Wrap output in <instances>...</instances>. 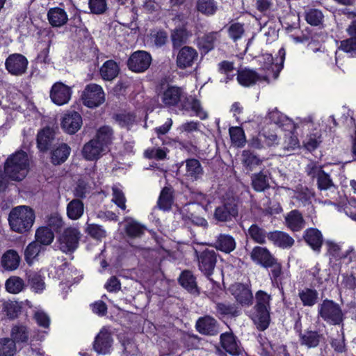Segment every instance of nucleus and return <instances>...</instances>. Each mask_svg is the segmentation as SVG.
Instances as JSON below:
<instances>
[{"mask_svg": "<svg viewBox=\"0 0 356 356\" xmlns=\"http://www.w3.org/2000/svg\"><path fill=\"white\" fill-rule=\"evenodd\" d=\"M159 97L164 107H177L183 111H192L201 120H205L208 117L207 112L202 107L200 102L192 96L187 97L181 87L168 86L163 89Z\"/></svg>", "mask_w": 356, "mask_h": 356, "instance_id": "f257e3e1", "label": "nucleus"}, {"mask_svg": "<svg viewBox=\"0 0 356 356\" xmlns=\"http://www.w3.org/2000/svg\"><path fill=\"white\" fill-rule=\"evenodd\" d=\"M34 221V211L28 206H18L13 208L8 216L11 229L21 234L29 231Z\"/></svg>", "mask_w": 356, "mask_h": 356, "instance_id": "f03ea898", "label": "nucleus"}, {"mask_svg": "<svg viewBox=\"0 0 356 356\" xmlns=\"http://www.w3.org/2000/svg\"><path fill=\"white\" fill-rule=\"evenodd\" d=\"M29 161L28 155L23 151L17 152L9 156L4 166L7 177L13 181H21L27 175Z\"/></svg>", "mask_w": 356, "mask_h": 356, "instance_id": "7ed1b4c3", "label": "nucleus"}, {"mask_svg": "<svg viewBox=\"0 0 356 356\" xmlns=\"http://www.w3.org/2000/svg\"><path fill=\"white\" fill-rule=\"evenodd\" d=\"M255 300L254 312L252 318L259 330H265L270 322L271 296L266 292L259 290L255 294Z\"/></svg>", "mask_w": 356, "mask_h": 356, "instance_id": "20e7f679", "label": "nucleus"}, {"mask_svg": "<svg viewBox=\"0 0 356 356\" xmlns=\"http://www.w3.org/2000/svg\"><path fill=\"white\" fill-rule=\"evenodd\" d=\"M318 314L324 321L332 325H343L345 316L339 304L325 299L318 306Z\"/></svg>", "mask_w": 356, "mask_h": 356, "instance_id": "39448f33", "label": "nucleus"}, {"mask_svg": "<svg viewBox=\"0 0 356 356\" xmlns=\"http://www.w3.org/2000/svg\"><path fill=\"white\" fill-rule=\"evenodd\" d=\"M81 233L76 227H67L58 238V247L64 253L73 252L79 245Z\"/></svg>", "mask_w": 356, "mask_h": 356, "instance_id": "423d86ee", "label": "nucleus"}, {"mask_svg": "<svg viewBox=\"0 0 356 356\" xmlns=\"http://www.w3.org/2000/svg\"><path fill=\"white\" fill-rule=\"evenodd\" d=\"M81 99L87 107L95 108L104 102L105 94L101 86L90 83L85 87Z\"/></svg>", "mask_w": 356, "mask_h": 356, "instance_id": "0eeeda50", "label": "nucleus"}, {"mask_svg": "<svg viewBox=\"0 0 356 356\" xmlns=\"http://www.w3.org/2000/svg\"><path fill=\"white\" fill-rule=\"evenodd\" d=\"M198 58L197 51L192 47L184 46L180 48L176 57V65L179 69L191 67Z\"/></svg>", "mask_w": 356, "mask_h": 356, "instance_id": "6e6552de", "label": "nucleus"}, {"mask_svg": "<svg viewBox=\"0 0 356 356\" xmlns=\"http://www.w3.org/2000/svg\"><path fill=\"white\" fill-rule=\"evenodd\" d=\"M151 62L152 57L149 54L145 51H137L130 56L127 65L131 71L143 72L149 68Z\"/></svg>", "mask_w": 356, "mask_h": 356, "instance_id": "1a4fd4ad", "label": "nucleus"}, {"mask_svg": "<svg viewBox=\"0 0 356 356\" xmlns=\"http://www.w3.org/2000/svg\"><path fill=\"white\" fill-rule=\"evenodd\" d=\"M28 63L27 58L22 54H13L6 58L5 67L12 75L21 76L26 72Z\"/></svg>", "mask_w": 356, "mask_h": 356, "instance_id": "9d476101", "label": "nucleus"}, {"mask_svg": "<svg viewBox=\"0 0 356 356\" xmlns=\"http://www.w3.org/2000/svg\"><path fill=\"white\" fill-rule=\"evenodd\" d=\"M199 269L207 277L210 276L214 270L217 257L214 250H205L198 252L195 251Z\"/></svg>", "mask_w": 356, "mask_h": 356, "instance_id": "9b49d317", "label": "nucleus"}, {"mask_svg": "<svg viewBox=\"0 0 356 356\" xmlns=\"http://www.w3.org/2000/svg\"><path fill=\"white\" fill-rule=\"evenodd\" d=\"M222 348L232 356H239L243 354V348L240 341L232 332H226L220 334Z\"/></svg>", "mask_w": 356, "mask_h": 356, "instance_id": "f8f14e48", "label": "nucleus"}, {"mask_svg": "<svg viewBox=\"0 0 356 356\" xmlns=\"http://www.w3.org/2000/svg\"><path fill=\"white\" fill-rule=\"evenodd\" d=\"M72 92L69 86L61 82H56L51 88L50 98L55 104L62 106L69 102Z\"/></svg>", "mask_w": 356, "mask_h": 356, "instance_id": "ddd939ff", "label": "nucleus"}, {"mask_svg": "<svg viewBox=\"0 0 356 356\" xmlns=\"http://www.w3.org/2000/svg\"><path fill=\"white\" fill-rule=\"evenodd\" d=\"M238 215V208L234 201L226 202L215 209L214 218L220 222L232 220Z\"/></svg>", "mask_w": 356, "mask_h": 356, "instance_id": "4468645a", "label": "nucleus"}, {"mask_svg": "<svg viewBox=\"0 0 356 356\" xmlns=\"http://www.w3.org/2000/svg\"><path fill=\"white\" fill-rule=\"evenodd\" d=\"M113 343L111 333L102 328L95 337L93 348L98 354L106 355L110 353Z\"/></svg>", "mask_w": 356, "mask_h": 356, "instance_id": "2eb2a0df", "label": "nucleus"}, {"mask_svg": "<svg viewBox=\"0 0 356 356\" xmlns=\"http://www.w3.org/2000/svg\"><path fill=\"white\" fill-rule=\"evenodd\" d=\"M107 151L98 143L97 140L91 139L86 143L81 150L83 157L87 161H96Z\"/></svg>", "mask_w": 356, "mask_h": 356, "instance_id": "dca6fc26", "label": "nucleus"}, {"mask_svg": "<svg viewBox=\"0 0 356 356\" xmlns=\"http://www.w3.org/2000/svg\"><path fill=\"white\" fill-rule=\"evenodd\" d=\"M82 125V118L76 111L65 113L61 122L62 128L68 134H73L78 131Z\"/></svg>", "mask_w": 356, "mask_h": 356, "instance_id": "f3484780", "label": "nucleus"}, {"mask_svg": "<svg viewBox=\"0 0 356 356\" xmlns=\"http://www.w3.org/2000/svg\"><path fill=\"white\" fill-rule=\"evenodd\" d=\"M230 290L236 301L241 305L249 306L252 303V293L248 286L236 283L230 287Z\"/></svg>", "mask_w": 356, "mask_h": 356, "instance_id": "a211bd4d", "label": "nucleus"}, {"mask_svg": "<svg viewBox=\"0 0 356 356\" xmlns=\"http://www.w3.org/2000/svg\"><path fill=\"white\" fill-rule=\"evenodd\" d=\"M267 237L275 246L282 249L291 248L295 240L288 233L282 231H273L268 234Z\"/></svg>", "mask_w": 356, "mask_h": 356, "instance_id": "6ab92c4d", "label": "nucleus"}, {"mask_svg": "<svg viewBox=\"0 0 356 356\" xmlns=\"http://www.w3.org/2000/svg\"><path fill=\"white\" fill-rule=\"evenodd\" d=\"M284 225L291 231L296 232L305 227V222L302 213L298 210L294 209L284 216Z\"/></svg>", "mask_w": 356, "mask_h": 356, "instance_id": "aec40b11", "label": "nucleus"}, {"mask_svg": "<svg viewBox=\"0 0 356 356\" xmlns=\"http://www.w3.org/2000/svg\"><path fill=\"white\" fill-rule=\"evenodd\" d=\"M253 262L265 268L275 257L270 252L264 247L256 246L250 254Z\"/></svg>", "mask_w": 356, "mask_h": 356, "instance_id": "412c9836", "label": "nucleus"}, {"mask_svg": "<svg viewBox=\"0 0 356 356\" xmlns=\"http://www.w3.org/2000/svg\"><path fill=\"white\" fill-rule=\"evenodd\" d=\"M195 326L197 330L203 334L215 335L218 333L217 321L210 316L200 318Z\"/></svg>", "mask_w": 356, "mask_h": 356, "instance_id": "4be33fe9", "label": "nucleus"}, {"mask_svg": "<svg viewBox=\"0 0 356 356\" xmlns=\"http://www.w3.org/2000/svg\"><path fill=\"white\" fill-rule=\"evenodd\" d=\"M20 261V257L17 251L8 250L3 254L1 265L4 270L13 271L19 268Z\"/></svg>", "mask_w": 356, "mask_h": 356, "instance_id": "5701e85b", "label": "nucleus"}, {"mask_svg": "<svg viewBox=\"0 0 356 356\" xmlns=\"http://www.w3.org/2000/svg\"><path fill=\"white\" fill-rule=\"evenodd\" d=\"M303 238L305 242L316 252H320L323 238L321 232L316 228H309L304 232Z\"/></svg>", "mask_w": 356, "mask_h": 356, "instance_id": "b1692460", "label": "nucleus"}, {"mask_svg": "<svg viewBox=\"0 0 356 356\" xmlns=\"http://www.w3.org/2000/svg\"><path fill=\"white\" fill-rule=\"evenodd\" d=\"M184 176L188 180L196 181L203 175V168L197 159H189L185 161Z\"/></svg>", "mask_w": 356, "mask_h": 356, "instance_id": "393cba45", "label": "nucleus"}, {"mask_svg": "<svg viewBox=\"0 0 356 356\" xmlns=\"http://www.w3.org/2000/svg\"><path fill=\"white\" fill-rule=\"evenodd\" d=\"M47 19L53 27H61L69 20L66 11L59 7L50 8L47 13Z\"/></svg>", "mask_w": 356, "mask_h": 356, "instance_id": "a878e982", "label": "nucleus"}, {"mask_svg": "<svg viewBox=\"0 0 356 356\" xmlns=\"http://www.w3.org/2000/svg\"><path fill=\"white\" fill-rule=\"evenodd\" d=\"M55 131L54 129L47 127L41 129L37 135V146L40 152H47L53 140L54 139Z\"/></svg>", "mask_w": 356, "mask_h": 356, "instance_id": "bb28decb", "label": "nucleus"}, {"mask_svg": "<svg viewBox=\"0 0 356 356\" xmlns=\"http://www.w3.org/2000/svg\"><path fill=\"white\" fill-rule=\"evenodd\" d=\"M213 246L222 252L229 253L236 248V241L232 236L220 234L213 242Z\"/></svg>", "mask_w": 356, "mask_h": 356, "instance_id": "cd10ccee", "label": "nucleus"}, {"mask_svg": "<svg viewBox=\"0 0 356 356\" xmlns=\"http://www.w3.org/2000/svg\"><path fill=\"white\" fill-rule=\"evenodd\" d=\"M191 35V32L188 31L185 27L175 29L170 35L172 48H180L183 44L188 42Z\"/></svg>", "mask_w": 356, "mask_h": 356, "instance_id": "c85d7f7f", "label": "nucleus"}, {"mask_svg": "<svg viewBox=\"0 0 356 356\" xmlns=\"http://www.w3.org/2000/svg\"><path fill=\"white\" fill-rule=\"evenodd\" d=\"M71 148L66 143H60L51 151V161L54 165L64 163L70 156Z\"/></svg>", "mask_w": 356, "mask_h": 356, "instance_id": "c756f323", "label": "nucleus"}, {"mask_svg": "<svg viewBox=\"0 0 356 356\" xmlns=\"http://www.w3.org/2000/svg\"><path fill=\"white\" fill-rule=\"evenodd\" d=\"M174 202V191L171 187H164L158 199L157 206L161 210L168 211Z\"/></svg>", "mask_w": 356, "mask_h": 356, "instance_id": "7c9ffc66", "label": "nucleus"}, {"mask_svg": "<svg viewBox=\"0 0 356 356\" xmlns=\"http://www.w3.org/2000/svg\"><path fill=\"white\" fill-rule=\"evenodd\" d=\"M260 79L259 75L254 70L244 69L238 71L237 81L243 86H251Z\"/></svg>", "mask_w": 356, "mask_h": 356, "instance_id": "2f4dec72", "label": "nucleus"}, {"mask_svg": "<svg viewBox=\"0 0 356 356\" xmlns=\"http://www.w3.org/2000/svg\"><path fill=\"white\" fill-rule=\"evenodd\" d=\"M120 71L118 64L113 60L106 61L100 68L99 72L102 78L105 81H112L118 74Z\"/></svg>", "mask_w": 356, "mask_h": 356, "instance_id": "473e14b6", "label": "nucleus"}, {"mask_svg": "<svg viewBox=\"0 0 356 356\" xmlns=\"http://www.w3.org/2000/svg\"><path fill=\"white\" fill-rule=\"evenodd\" d=\"M263 160L249 150H243L241 154V163L248 171L253 170L262 163Z\"/></svg>", "mask_w": 356, "mask_h": 356, "instance_id": "72a5a7b5", "label": "nucleus"}, {"mask_svg": "<svg viewBox=\"0 0 356 356\" xmlns=\"http://www.w3.org/2000/svg\"><path fill=\"white\" fill-rule=\"evenodd\" d=\"M348 30L355 37L342 41L339 49L354 56H356V22H353Z\"/></svg>", "mask_w": 356, "mask_h": 356, "instance_id": "f704fd0d", "label": "nucleus"}, {"mask_svg": "<svg viewBox=\"0 0 356 356\" xmlns=\"http://www.w3.org/2000/svg\"><path fill=\"white\" fill-rule=\"evenodd\" d=\"M94 140H97L98 143L108 151V145H110L113 140V130L108 126L100 127L96 134Z\"/></svg>", "mask_w": 356, "mask_h": 356, "instance_id": "c9c22d12", "label": "nucleus"}, {"mask_svg": "<svg viewBox=\"0 0 356 356\" xmlns=\"http://www.w3.org/2000/svg\"><path fill=\"white\" fill-rule=\"evenodd\" d=\"M84 205L81 200L74 199L67 206V215L71 220L79 219L83 214Z\"/></svg>", "mask_w": 356, "mask_h": 356, "instance_id": "e433bc0d", "label": "nucleus"}, {"mask_svg": "<svg viewBox=\"0 0 356 356\" xmlns=\"http://www.w3.org/2000/svg\"><path fill=\"white\" fill-rule=\"evenodd\" d=\"M251 181L252 188L257 192H262L270 187L268 177L263 171L253 174Z\"/></svg>", "mask_w": 356, "mask_h": 356, "instance_id": "4c0bfd02", "label": "nucleus"}, {"mask_svg": "<svg viewBox=\"0 0 356 356\" xmlns=\"http://www.w3.org/2000/svg\"><path fill=\"white\" fill-rule=\"evenodd\" d=\"M298 296L304 306L312 307L318 301V293L315 289L305 288L299 291Z\"/></svg>", "mask_w": 356, "mask_h": 356, "instance_id": "58836bf2", "label": "nucleus"}, {"mask_svg": "<svg viewBox=\"0 0 356 356\" xmlns=\"http://www.w3.org/2000/svg\"><path fill=\"white\" fill-rule=\"evenodd\" d=\"M179 282L184 288L191 293L198 292L195 277L191 271H183L179 276Z\"/></svg>", "mask_w": 356, "mask_h": 356, "instance_id": "ea45409f", "label": "nucleus"}, {"mask_svg": "<svg viewBox=\"0 0 356 356\" xmlns=\"http://www.w3.org/2000/svg\"><path fill=\"white\" fill-rule=\"evenodd\" d=\"M44 250V248L38 242L33 241L30 243L25 249L24 258L27 264H32L38 258L40 253Z\"/></svg>", "mask_w": 356, "mask_h": 356, "instance_id": "a19ab883", "label": "nucleus"}, {"mask_svg": "<svg viewBox=\"0 0 356 356\" xmlns=\"http://www.w3.org/2000/svg\"><path fill=\"white\" fill-rule=\"evenodd\" d=\"M54 238L53 232L47 227H42L38 228L35 232V242L42 246L50 245Z\"/></svg>", "mask_w": 356, "mask_h": 356, "instance_id": "79ce46f5", "label": "nucleus"}, {"mask_svg": "<svg viewBox=\"0 0 356 356\" xmlns=\"http://www.w3.org/2000/svg\"><path fill=\"white\" fill-rule=\"evenodd\" d=\"M300 343L307 348H315L320 342L321 335L316 331L307 330L300 334Z\"/></svg>", "mask_w": 356, "mask_h": 356, "instance_id": "37998d69", "label": "nucleus"}, {"mask_svg": "<svg viewBox=\"0 0 356 356\" xmlns=\"http://www.w3.org/2000/svg\"><path fill=\"white\" fill-rule=\"evenodd\" d=\"M24 281L19 277L11 276L5 283L6 291L13 294H17L24 289Z\"/></svg>", "mask_w": 356, "mask_h": 356, "instance_id": "c03bdc74", "label": "nucleus"}, {"mask_svg": "<svg viewBox=\"0 0 356 356\" xmlns=\"http://www.w3.org/2000/svg\"><path fill=\"white\" fill-rule=\"evenodd\" d=\"M220 33L219 31H211L205 33L200 39V45L207 51L213 49L215 44L219 40Z\"/></svg>", "mask_w": 356, "mask_h": 356, "instance_id": "a18cd8bd", "label": "nucleus"}, {"mask_svg": "<svg viewBox=\"0 0 356 356\" xmlns=\"http://www.w3.org/2000/svg\"><path fill=\"white\" fill-rule=\"evenodd\" d=\"M321 132L320 130H315L307 135L303 141L304 147L309 151L316 149L321 143Z\"/></svg>", "mask_w": 356, "mask_h": 356, "instance_id": "49530a36", "label": "nucleus"}, {"mask_svg": "<svg viewBox=\"0 0 356 356\" xmlns=\"http://www.w3.org/2000/svg\"><path fill=\"white\" fill-rule=\"evenodd\" d=\"M196 8L205 15H213L217 10V3L214 0H197Z\"/></svg>", "mask_w": 356, "mask_h": 356, "instance_id": "de8ad7c7", "label": "nucleus"}, {"mask_svg": "<svg viewBox=\"0 0 356 356\" xmlns=\"http://www.w3.org/2000/svg\"><path fill=\"white\" fill-rule=\"evenodd\" d=\"M16 350L14 340L8 338L0 339V356H14Z\"/></svg>", "mask_w": 356, "mask_h": 356, "instance_id": "09e8293b", "label": "nucleus"}, {"mask_svg": "<svg viewBox=\"0 0 356 356\" xmlns=\"http://www.w3.org/2000/svg\"><path fill=\"white\" fill-rule=\"evenodd\" d=\"M267 235L266 231L257 225L253 224L248 229V236L257 243H264Z\"/></svg>", "mask_w": 356, "mask_h": 356, "instance_id": "8fccbe9b", "label": "nucleus"}, {"mask_svg": "<svg viewBox=\"0 0 356 356\" xmlns=\"http://www.w3.org/2000/svg\"><path fill=\"white\" fill-rule=\"evenodd\" d=\"M216 309L218 316H236L239 315V310L234 304L218 303L216 305Z\"/></svg>", "mask_w": 356, "mask_h": 356, "instance_id": "3c124183", "label": "nucleus"}, {"mask_svg": "<svg viewBox=\"0 0 356 356\" xmlns=\"http://www.w3.org/2000/svg\"><path fill=\"white\" fill-rule=\"evenodd\" d=\"M232 143L236 147H241L245 143V137L243 130L238 127H231L229 130Z\"/></svg>", "mask_w": 356, "mask_h": 356, "instance_id": "603ef678", "label": "nucleus"}, {"mask_svg": "<svg viewBox=\"0 0 356 356\" xmlns=\"http://www.w3.org/2000/svg\"><path fill=\"white\" fill-rule=\"evenodd\" d=\"M265 268H270V279L273 282L278 284L281 280V275H282L281 264L277 261V259L274 258Z\"/></svg>", "mask_w": 356, "mask_h": 356, "instance_id": "864d4df0", "label": "nucleus"}, {"mask_svg": "<svg viewBox=\"0 0 356 356\" xmlns=\"http://www.w3.org/2000/svg\"><path fill=\"white\" fill-rule=\"evenodd\" d=\"M314 193L307 187H298L294 192L293 197L300 201L303 205L311 202Z\"/></svg>", "mask_w": 356, "mask_h": 356, "instance_id": "5fc2aeb1", "label": "nucleus"}, {"mask_svg": "<svg viewBox=\"0 0 356 356\" xmlns=\"http://www.w3.org/2000/svg\"><path fill=\"white\" fill-rule=\"evenodd\" d=\"M125 232L129 237H140L144 234V227L138 222L131 220L127 223Z\"/></svg>", "mask_w": 356, "mask_h": 356, "instance_id": "6e6d98bb", "label": "nucleus"}, {"mask_svg": "<svg viewBox=\"0 0 356 356\" xmlns=\"http://www.w3.org/2000/svg\"><path fill=\"white\" fill-rule=\"evenodd\" d=\"M229 37L234 42L241 39L245 33L244 26L239 22H234L227 27Z\"/></svg>", "mask_w": 356, "mask_h": 356, "instance_id": "4d7b16f0", "label": "nucleus"}, {"mask_svg": "<svg viewBox=\"0 0 356 356\" xmlns=\"http://www.w3.org/2000/svg\"><path fill=\"white\" fill-rule=\"evenodd\" d=\"M269 119L272 122L277 124L280 127L286 125L292 127L291 120L284 114L275 109L268 113Z\"/></svg>", "mask_w": 356, "mask_h": 356, "instance_id": "13d9d810", "label": "nucleus"}, {"mask_svg": "<svg viewBox=\"0 0 356 356\" xmlns=\"http://www.w3.org/2000/svg\"><path fill=\"white\" fill-rule=\"evenodd\" d=\"M21 307L17 302L6 301L3 304V312L11 319L16 318L20 312Z\"/></svg>", "mask_w": 356, "mask_h": 356, "instance_id": "bf43d9fd", "label": "nucleus"}, {"mask_svg": "<svg viewBox=\"0 0 356 356\" xmlns=\"http://www.w3.org/2000/svg\"><path fill=\"white\" fill-rule=\"evenodd\" d=\"M323 15L318 9H310L306 13L305 19L312 26H318L323 22Z\"/></svg>", "mask_w": 356, "mask_h": 356, "instance_id": "052dcab7", "label": "nucleus"}, {"mask_svg": "<svg viewBox=\"0 0 356 356\" xmlns=\"http://www.w3.org/2000/svg\"><path fill=\"white\" fill-rule=\"evenodd\" d=\"M167 149L160 147L148 148L144 152V156L147 159H155L163 160L166 157Z\"/></svg>", "mask_w": 356, "mask_h": 356, "instance_id": "680f3d73", "label": "nucleus"}, {"mask_svg": "<svg viewBox=\"0 0 356 356\" xmlns=\"http://www.w3.org/2000/svg\"><path fill=\"white\" fill-rule=\"evenodd\" d=\"M88 5L90 12L95 15H102L108 8L106 0H89Z\"/></svg>", "mask_w": 356, "mask_h": 356, "instance_id": "e2e57ef3", "label": "nucleus"}, {"mask_svg": "<svg viewBox=\"0 0 356 356\" xmlns=\"http://www.w3.org/2000/svg\"><path fill=\"white\" fill-rule=\"evenodd\" d=\"M11 335L14 340L20 342L26 341L29 337L27 328L24 325H15L12 328Z\"/></svg>", "mask_w": 356, "mask_h": 356, "instance_id": "0e129e2a", "label": "nucleus"}, {"mask_svg": "<svg viewBox=\"0 0 356 356\" xmlns=\"http://www.w3.org/2000/svg\"><path fill=\"white\" fill-rule=\"evenodd\" d=\"M113 199L112 201L122 210L126 209V198L124 193L118 186H114L112 188Z\"/></svg>", "mask_w": 356, "mask_h": 356, "instance_id": "69168bd1", "label": "nucleus"}, {"mask_svg": "<svg viewBox=\"0 0 356 356\" xmlns=\"http://www.w3.org/2000/svg\"><path fill=\"white\" fill-rule=\"evenodd\" d=\"M29 283L31 288L37 293L42 291L44 289V282L42 276L38 273H32L29 275Z\"/></svg>", "mask_w": 356, "mask_h": 356, "instance_id": "338daca9", "label": "nucleus"}, {"mask_svg": "<svg viewBox=\"0 0 356 356\" xmlns=\"http://www.w3.org/2000/svg\"><path fill=\"white\" fill-rule=\"evenodd\" d=\"M90 191L91 188L88 184L83 180H79L74 190V195L77 197L84 198L90 193Z\"/></svg>", "mask_w": 356, "mask_h": 356, "instance_id": "774afa93", "label": "nucleus"}]
</instances>
